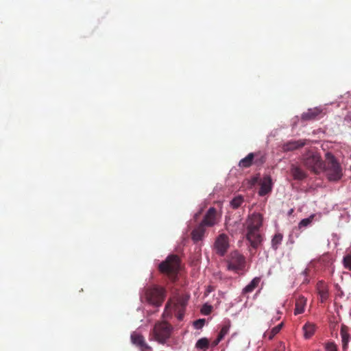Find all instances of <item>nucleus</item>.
I'll use <instances>...</instances> for the list:
<instances>
[{"label":"nucleus","mask_w":351,"mask_h":351,"mask_svg":"<svg viewBox=\"0 0 351 351\" xmlns=\"http://www.w3.org/2000/svg\"><path fill=\"white\" fill-rule=\"evenodd\" d=\"M308 142V140L307 139L291 140L283 143L280 145V148L284 152H293L301 149L305 146Z\"/></svg>","instance_id":"9b49d317"},{"label":"nucleus","mask_w":351,"mask_h":351,"mask_svg":"<svg viewBox=\"0 0 351 351\" xmlns=\"http://www.w3.org/2000/svg\"><path fill=\"white\" fill-rule=\"evenodd\" d=\"M280 319V316L276 318V320H278Z\"/></svg>","instance_id":"ea45409f"},{"label":"nucleus","mask_w":351,"mask_h":351,"mask_svg":"<svg viewBox=\"0 0 351 351\" xmlns=\"http://www.w3.org/2000/svg\"><path fill=\"white\" fill-rule=\"evenodd\" d=\"M261 282L260 277H255L243 289V293H252L259 285Z\"/></svg>","instance_id":"5701e85b"},{"label":"nucleus","mask_w":351,"mask_h":351,"mask_svg":"<svg viewBox=\"0 0 351 351\" xmlns=\"http://www.w3.org/2000/svg\"><path fill=\"white\" fill-rule=\"evenodd\" d=\"M315 351H320V350H315Z\"/></svg>","instance_id":"a19ab883"},{"label":"nucleus","mask_w":351,"mask_h":351,"mask_svg":"<svg viewBox=\"0 0 351 351\" xmlns=\"http://www.w3.org/2000/svg\"><path fill=\"white\" fill-rule=\"evenodd\" d=\"M230 328V322L228 321L227 324H224L220 332L218 334V337L221 339H223L224 337L228 333Z\"/></svg>","instance_id":"cd10ccee"},{"label":"nucleus","mask_w":351,"mask_h":351,"mask_svg":"<svg viewBox=\"0 0 351 351\" xmlns=\"http://www.w3.org/2000/svg\"><path fill=\"white\" fill-rule=\"evenodd\" d=\"M219 218L220 217L218 215L216 208L210 207L207 210L200 223L204 227H213L219 223Z\"/></svg>","instance_id":"9d476101"},{"label":"nucleus","mask_w":351,"mask_h":351,"mask_svg":"<svg viewBox=\"0 0 351 351\" xmlns=\"http://www.w3.org/2000/svg\"><path fill=\"white\" fill-rule=\"evenodd\" d=\"M326 165L324 164V171H326V176L330 181H337L343 176L342 168L335 157L330 152L325 155Z\"/></svg>","instance_id":"20e7f679"},{"label":"nucleus","mask_w":351,"mask_h":351,"mask_svg":"<svg viewBox=\"0 0 351 351\" xmlns=\"http://www.w3.org/2000/svg\"><path fill=\"white\" fill-rule=\"evenodd\" d=\"M326 351H339L337 345L334 341H328L324 343Z\"/></svg>","instance_id":"c85d7f7f"},{"label":"nucleus","mask_w":351,"mask_h":351,"mask_svg":"<svg viewBox=\"0 0 351 351\" xmlns=\"http://www.w3.org/2000/svg\"><path fill=\"white\" fill-rule=\"evenodd\" d=\"M309 273V269L308 268L305 269L303 271H302V274L304 275V276H307Z\"/></svg>","instance_id":"c9c22d12"},{"label":"nucleus","mask_w":351,"mask_h":351,"mask_svg":"<svg viewBox=\"0 0 351 351\" xmlns=\"http://www.w3.org/2000/svg\"><path fill=\"white\" fill-rule=\"evenodd\" d=\"M262 224V216L258 213H253L248 219L247 230H260Z\"/></svg>","instance_id":"4468645a"},{"label":"nucleus","mask_w":351,"mask_h":351,"mask_svg":"<svg viewBox=\"0 0 351 351\" xmlns=\"http://www.w3.org/2000/svg\"><path fill=\"white\" fill-rule=\"evenodd\" d=\"M172 326L167 322H158L155 324L152 331L154 339L160 343L164 344L170 337Z\"/></svg>","instance_id":"423d86ee"},{"label":"nucleus","mask_w":351,"mask_h":351,"mask_svg":"<svg viewBox=\"0 0 351 351\" xmlns=\"http://www.w3.org/2000/svg\"><path fill=\"white\" fill-rule=\"evenodd\" d=\"M131 341L140 348L141 351H149L152 348L145 342L143 335L138 333H133L131 335Z\"/></svg>","instance_id":"ddd939ff"},{"label":"nucleus","mask_w":351,"mask_h":351,"mask_svg":"<svg viewBox=\"0 0 351 351\" xmlns=\"http://www.w3.org/2000/svg\"><path fill=\"white\" fill-rule=\"evenodd\" d=\"M277 313H278V315H280V314H281V312H280V311H277Z\"/></svg>","instance_id":"58836bf2"},{"label":"nucleus","mask_w":351,"mask_h":351,"mask_svg":"<svg viewBox=\"0 0 351 351\" xmlns=\"http://www.w3.org/2000/svg\"><path fill=\"white\" fill-rule=\"evenodd\" d=\"M340 335L341 337L342 350L343 351H348L351 335L349 333V328L345 324H342L341 326Z\"/></svg>","instance_id":"f3484780"},{"label":"nucleus","mask_w":351,"mask_h":351,"mask_svg":"<svg viewBox=\"0 0 351 351\" xmlns=\"http://www.w3.org/2000/svg\"><path fill=\"white\" fill-rule=\"evenodd\" d=\"M290 172L294 180H302L307 177L306 173L295 165H291Z\"/></svg>","instance_id":"6ab92c4d"},{"label":"nucleus","mask_w":351,"mask_h":351,"mask_svg":"<svg viewBox=\"0 0 351 351\" xmlns=\"http://www.w3.org/2000/svg\"><path fill=\"white\" fill-rule=\"evenodd\" d=\"M210 311H211V307L208 306V309H206L204 313V314L208 315L210 313Z\"/></svg>","instance_id":"f704fd0d"},{"label":"nucleus","mask_w":351,"mask_h":351,"mask_svg":"<svg viewBox=\"0 0 351 351\" xmlns=\"http://www.w3.org/2000/svg\"><path fill=\"white\" fill-rule=\"evenodd\" d=\"M286 346L285 344L282 342H280L276 346L274 351H285Z\"/></svg>","instance_id":"473e14b6"},{"label":"nucleus","mask_w":351,"mask_h":351,"mask_svg":"<svg viewBox=\"0 0 351 351\" xmlns=\"http://www.w3.org/2000/svg\"><path fill=\"white\" fill-rule=\"evenodd\" d=\"M205 323V320L204 319H199L194 322V326L197 329L202 328Z\"/></svg>","instance_id":"2f4dec72"},{"label":"nucleus","mask_w":351,"mask_h":351,"mask_svg":"<svg viewBox=\"0 0 351 351\" xmlns=\"http://www.w3.org/2000/svg\"><path fill=\"white\" fill-rule=\"evenodd\" d=\"M302 329L304 331V338L308 339L314 335L316 330V326L313 323L306 322L303 326Z\"/></svg>","instance_id":"4be33fe9"},{"label":"nucleus","mask_w":351,"mask_h":351,"mask_svg":"<svg viewBox=\"0 0 351 351\" xmlns=\"http://www.w3.org/2000/svg\"><path fill=\"white\" fill-rule=\"evenodd\" d=\"M313 217H314L313 215H311V217H309L308 218L302 219L300 221V222L299 223V228H302L303 227L308 226L312 222Z\"/></svg>","instance_id":"7c9ffc66"},{"label":"nucleus","mask_w":351,"mask_h":351,"mask_svg":"<svg viewBox=\"0 0 351 351\" xmlns=\"http://www.w3.org/2000/svg\"><path fill=\"white\" fill-rule=\"evenodd\" d=\"M189 298L190 296L187 294H178L169 299L165 305L162 316L164 317H171L172 311H173L178 319L181 321L183 319Z\"/></svg>","instance_id":"f257e3e1"},{"label":"nucleus","mask_w":351,"mask_h":351,"mask_svg":"<svg viewBox=\"0 0 351 351\" xmlns=\"http://www.w3.org/2000/svg\"><path fill=\"white\" fill-rule=\"evenodd\" d=\"M343 264L346 269L351 271V254H348L343 257Z\"/></svg>","instance_id":"c756f323"},{"label":"nucleus","mask_w":351,"mask_h":351,"mask_svg":"<svg viewBox=\"0 0 351 351\" xmlns=\"http://www.w3.org/2000/svg\"><path fill=\"white\" fill-rule=\"evenodd\" d=\"M246 239L254 249L258 248L263 241L260 230H247Z\"/></svg>","instance_id":"f8f14e48"},{"label":"nucleus","mask_w":351,"mask_h":351,"mask_svg":"<svg viewBox=\"0 0 351 351\" xmlns=\"http://www.w3.org/2000/svg\"><path fill=\"white\" fill-rule=\"evenodd\" d=\"M243 202V198L241 195H238L232 199L230 205L234 209L239 208Z\"/></svg>","instance_id":"bb28decb"},{"label":"nucleus","mask_w":351,"mask_h":351,"mask_svg":"<svg viewBox=\"0 0 351 351\" xmlns=\"http://www.w3.org/2000/svg\"><path fill=\"white\" fill-rule=\"evenodd\" d=\"M293 212V209H291L289 211V215H291L292 213Z\"/></svg>","instance_id":"e433bc0d"},{"label":"nucleus","mask_w":351,"mask_h":351,"mask_svg":"<svg viewBox=\"0 0 351 351\" xmlns=\"http://www.w3.org/2000/svg\"><path fill=\"white\" fill-rule=\"evenodd\" d=\"M283 236L281 233H276L272 240H271V246L272 248L275 250H276L279 245L281 244V242L282 241Z\"/></svg>","instance_id":"b1692460"},{"label":"nucleus","mask_w":351,"mask_h":351,"mask_svg":"<svg viewBox=\"0 0 351 351\" xmlns=\"http://www.w3.org/2000/svg\"><path fill=\"white\" fill-rule=\"evenodd\" d=\"M221 340H222V339H219V338L217 337V338L215 340H214V341H213V343H212V346H213V347H215V346H217V345L219 344V343Z\"/></svg>","instance_id":"72a5a7b5"},{"label":"nucleus","mask_w":351,"mask_h":351,"mask_svg":"<svg viewBox=\"0 0 351 351\" xmlns=\"http://www.w3.org/2000/svg\"><path fill=\"white\" fill-rule=\"evenodd\" d=\"M196 348L199 350H206L209 347V341L207 338L204 337L199 339L196 344H195Z\"/></svg>","instance_id":"a878e982"},{"label":"nucleus","mask_w":351,"mask_h":351,"mask_svg":"<svg viewBox=\"0 0 351 351\" xmlns=\"http://www.w3.org/2000/svg\"><path fill=\"white\" fill-rule=\"evenodd\" d=\"M322 110L319 108H309L302 114L301 119L304 121H314L319 117H322Z\"/></svg>","instance_id":"2eb2a0df"},{"label":"nucleus","mask_w":351,"mask_h":351,"mask_svg":"<svg viewBox=\"0 0 351 351\" xmlns=\"http://www.w3.org/2000/svg\"><path fill=\"white\" fill-rule=\"evenodd\" d=\"M180 268V258L178 256L172 254L161 262L158 265L159 271L171 280H175Z\"/></svg>","instance_id":"39448f33"},{"label":"nucleus","mask_w":351,"mask_h":351,"mask_svg":"<svg viewBox=\"0 0 351 351\" xmlns=\"http://www.w3.org/2000/svg\"><path fill=\"white\" fill-rule=\"evenodd\" d=\"M317 289L321 298V302H325L328 298V289L326 283L323 281H319L317 284Z\"/></svg>","instance_id":"412c9836"},{"label":"nucleus","mask_w":351,"mask_h":351,"mask_svg":"<svg viewBox=\"0 0 351 351\" xmlns=\"http://www.w3.org/2000/svg\"><path fill=\"white\" fill-rule=\"evenodd\" d=\"M166 296L165 288L154 285L145 287L141 294L142 301H146L154 306H160Z\"/></svg>","instance_id":"f03ea898"},{"label":"nucleus","mask_w":351,"mask_h":351,"mask_svg":"<svg viewBox=\"0 0 351 351\" xmlns=\"http://www.w3.org/2000/svg\"><path fill=\"white\" fill-rule=\"evenodd\" d=\"M245 267V258L238 251H234L230 253L227 260V268L230 271H233L239 274L244 270Z\"/></svg>","instance_id":"0eeeda50"},{"label":"nucleus","mask_w":351,"mask_h":351,"mask_svg":"<svg viewBox=\"0 0 351 351\" xmlns=\"http://www.w3.org/2000/svg\"><path fill=\"white\" fill-rule=\"evenodd\" d=\"M265 159L263 156H259V153H250L244 158L241 159L239 162V167L241 168H248L253 163L256 165H262L265 162Z\"/></svg>","instance_id":"1a4fd4ad"},{"label":"nucleus","mask_w":351,"mask_h":351,"mask_svg":"<svg viewBox=\"0 0 351 351\" xmlns=\"http://www.w3.org/2000/svg\"><path fill=\"white\" fill-rule=\"evenodd\" d=\"M283 326V322H281L278 326L274 327L270 331L266 332L265 334V336H268L269 339H272L275 335H276L282 329Z\"/></svg>","instance_id":"393cba45"},{"label":"nucleus","mask_w":351,"mask_h":351,"mask_svg":"<svg viewBox=\"0 0 351 351\" xmlns=\"http://www.w3.org/2000/svg\"><path fill=\"white\" fill-rule=\"evenodd\" d=\"M303 165L315 173L324 171V162L322 160L320 154L314 149L305 152L302 156Z\"/></svg>","instance_id":"7ed1b4c3"},{"label":"nucleus","mask_w":351,"mask_h":351,"mask_svg":"<svg viewBox=\"0 0 351 351\" xmlns=\"http://www.w3.org/2000/svg\"><path fill=\"white\" fill-rule=\"evenodd\" d=\"M272 189V180L269 176L263 177L261 182V187L258 191L260 196H265L271 191Z\"/></svg>","instance_id":"dca6fc26"},{"label":"nucleus","mask_w":351,"mask_h":351,"mask_svg":"<svg viewBox=\"0 0 351 351\" xmlns=\"http://www.w3.org/2000/svg\"><path fill=\"white\" fill-rule=\"evenodd\" d=\"M206 232V228L201 223L195 228L191 232V237L194 242L202 241L204 238Z\"/></svg>","instance_id":"aec40b11"},{"label":"nucleus","mask_w":351,"mask_h":351,"mask_svg":"<svg viewBox=\"0 0 351 351\" xmlns=\"http://www.w3.org/2000/svg\"><path fill=\"white\" fill-rule=\"evenodd\" d=\"M230 247L229 238L224 234H220L214 243V250L220 256H223Z\"/></svg>","instance_id":"6e6552de"},{"label":"nucleus","mask_w":351,"mask_h":351,"mask_svg":"<svg viewBox=\"0 0 351 351\" xmlns=\"http://www.w3.org/2000/svg\"><path fill=\"white\" fill-rule=\"evenodd\" d=\"M307 303V299L303 295H299L295 299L294 315H298L304 312Z\"/></svg>","instance_id":"a211bd4d"},{"label":"nucleus","mask_w":351,"mask_h":351,"mask_svg":"<svg viewBox=\"0 0 351 351\" xmlns=\"http://www.w3.org/2000/svg\"><path fill=\"white\" fill-rule=\"evenodd\" d=\"M257 181V178H254V182H256Z\"/></svg>","instance_id":"4c0bfd02"}]
</instances>
